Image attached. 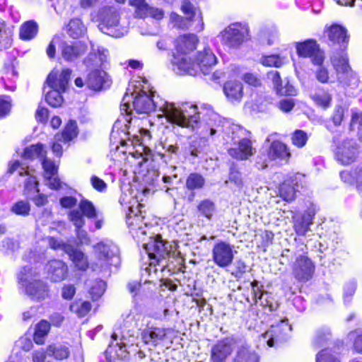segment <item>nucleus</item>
I'll use <instances>...</instances> for the list:
<instances>
[{"mask_svg": "<svg viewBox=\"0 0 362 362\" xmlns=\"http://www.w3.org/2000/svg\"><path fill=\"white\" fill-rule=\"evenodd\" d=\"M132 85L127 90L120 105L121 116L115 122L113 129L122 128V124H130L133 111L139 114H148L156 109L157 117L162 124L173 123L182 127L194 129L200 119L206 122V134L213 136L222 132L223 120L211 105L203 104L199 108L189 103H175L168 101L155 102L152 90L144 78Z\"/></svg>", "mask_w": 362, "mask_h": 362, "instance_id": "f257e3e1", "label": "nucleus"}, {"mask_svg": "<svg viewBox=\"0 0 362 362\" xmlns=\"http://www.w3.org/2000/svg\"><path fill=\"white\" fill-rule=\"evenodd\" d=\"M143 248L149 258L148 272L153 271L156 273L158 270L164 272L166 269L170 272L174 269V266H171L170 252L160 235L150 238L148 243L143 244Z\"/></svg>", "mask_w": 362, "mask_h": 362, "instance_id": "f03ea898", "label": "nucleus"}, {"mask_svg": "<svg viewBox=\"0 0 362 362\" xmlns=\"http://www.w3.org/2000/svg\"><path fill=\"white\" fill-rule=\"evenodd\" d=\"M71 71L69 69H63L62 71L53 70L48 75L44 87L45 100L52 107H59L63 98L62 93L64 92L70 78Z\"/></svg>", "mask_w": 362, "mask_h": 362, "instance_id": "7ed1b4c3", "label": "nucleus"}, {"mask_svg": "<svg viewBox=\"0 0 362 362\" xmlns=\"http://www.w3.org/2000/svg\"><path fill=\"white\" fill-rule=\"evenodd\" d=\"M38 277V272L30 266L23 267L17 276L19 288L33 299L42 300L48 298L49 288Z\"/></svg>", "mask_w": 362, "mask_h": 362, "instance_id": "20e7f679", "label": "nucleus"}, {"mask_svg": "<svg viewBox=\"0 0 362 362\" xmlns=\"http://www.w3.org/2000/svg\"><path fill=\"white\" fill-rule=\"evenodd\" d=\"M94 248L96 259L90 264L93 271L108 273L111 266L117 267L119 262V250L112 241H102L98 243Z\"/></svg>", "mask_w": 362, "mask_h": 362, "instance_id": "39448f33", "label": "nucleus"}, {"mask_svg": "<svg viewBox=\"0 0 362 362\" xmlns=\"http://www.w3.org/2000/svg\"><path fill=\"white\" fill-rule=\"evenodd\" d=\"M198 42L197 36L194 34L180 35L176 40V52L173 54L172 62L180 73L183 70H187L188 62L192 61V54L196 49Z\"/></svg>", "mask_w": 362, "mask_h": 362, "instance_id": "423d86ee", "label": "nucleus"}, {"mask_svg": "<svg viewBox=\"0 0 362 362\" xmlns=\"http://www.w3.org/2000/svg\"><path fill=\"white\" fill-rule=\"evenodd\" d=\"M331 63L334 69L337 81L343 88L355 87L358 85V79L356 74L351 70L349 59L344 49L337 52L331 57Z\"/></svg>", "mask_w": 362, "mask_h": 362, "instance_id": "0eeeda50", "label": "nucleus"}, {"mask_svg": "<svg viewBox=\"0 0 362 362\" xmlns=\"http://www.w3.org/2000/svg\"><path fill=\"white\" fill-rule=\"evenodd\" d=\"M181 10L186 16L185 20L176 13H173L170 17L173 21L176 22L178 27L192 28L196 32H201L204 30L202 14L198 8L194 7L188 1H184L181 6Z\"/></svg>", "mask_w": 362, "mask_h": 362, "instance_id": "6e6552de", "label": "nucleus"}, {"mask_svg": "<svg viewBox=\"0 0 362 362\" xmlns=\"http://www.w3.org/2000/svg\"><path fill=\"white\" fill-rule=\"evenodd\" d=\"M100 30L114 37H120L127 33L126 27L119 24V16L116 8L105 7L100 13Z\"/></svg>", "mask_w": 362, "mask_h": 362, "instance_id": "1a4fd4ad", "label": "nucleus"}, {"mask_svg": "<svg viewBox=\"0 0 362 362\" xmlns=\"http://www.w3.org/2000/svg\"><path fill=\"white\" fill-rule=\"evenodd\" d=\"M216 62L217 59L212 50L209 47H204L197 52L194 59L188 62L187 70H183L181 73L196 76L200 71L204 75H208Z\"/></svg>", "mask_w": 362, "mask_h": 362, "instance_id": "9d476101", "label": "nucleus"}, {"mask_svg": "<svg viewBox=\"0 0 362 362\" xmlns=\"http://www.w3.org/2000/svg\"><path fill=\"white\" fill-rule=\"evenodd\" d=\"M130 124H124L123 132L127 131L128 136L127 139H122L121 144L123 146H132L133 151H129L134 157H143L147 156L150 153V148L147 147L144 142L150 140V132L144 129H141L139 131V134H132L133 130H130Z\"/></svg>", "mask_w": 362, "mask_h": 362, "instance_id": "9b49d317", "label": "nucleus"}, {"mask_svg": "<svg viewBox=\"0 0 362 362\" xmlns=\"http://www.w3.org/2000/svg\"><path fill=\"white\" fill-rule=\"evenodd\" d=\"M221 42L230 48H237L249 37L247 26L240 23H233L220 33Z\"/></svg>", "mask_w": 362, "mask_h": 362, "instance_id": "f8f14e48", "label": "nucleus"}, {"mask_svg": "<svg viewBox=\"0 0 362 362\" xmlns=\"http://www.w3.org/2000/svg\"><path fill=\"white\" fill-rule=\"evenodd\" d=\"M236 252L233 245L228 242L221 240L213 247L212 259L219 267L226 268L231 265Z\"/></svg>", "mask_w": 362, "mask_h": 362, "instance_id": "ddd939ff", "label": "nucleus"}, {"mask_svg": "<svg viewBox=\"0 0 362 362\" xmlns=\"http://www.w3.org/2000/svg\"><path fill=\"white\" fill-rule=\"evenodd\" d=\"M291 329V325H288V320L284 318L276 325H272L262 337L267 345L272 347L286 341Z\"/></svg>", "mask_w": 362, "mask_h": 362, "instance_id": "4468645a", "label": "nucleus"}, {"mask_svg": "<svg viewBox=\"0 0 362 362\" xmlns=\"http://www.w3.org/2000/svg\"><path fill=\"white\" fill-rule=\"evenodd\" d=\"M143 207L144 206L140 203H137L135 207L133 205L129 206V212L127 216V224L134 238H139L140 235L146 234V224L143 223L142 220L144 218Z\"/></svg>", "mask_w": 362, "mask_h": 362, "instance_id": "2eb2a0df", "label": "nucleus"}, {"mask_svg": "<svg viewBox=\"0 0 362 362\" xmlns=\"http://www.w3.org/2000/svg\"><path fill=\"white\" fill-rule=\"evenodd\" d=\"M168 331L167 328L156 327L148 322L141 332V338L150 349H154L165 339Z\"/></svg>", "mask_w": 362, "mask_h": 362, "instance_id": "dca6fc26", "label": "nucleus"}, {"mask_svg": "<svg viewBox=\"0 0 362 362\" xmlns=\"http://www.w3.org/2000/svg\"><path fill=\"white\" fill-rule=\"evenodd\" d=\"M233 146L228 148V153L232 158L238 160H246L256 153L251 140L247 138L235 140L233 136Z\"/></svg>", "mask_w": 362, "mask_h": 362, "instance_id": "f3484780", "label": "nucleus"}, {"mask_svg": "<svg viewBox=\"0 0 362 362\" xmlns=\"http://www.w3.org/2000/svg\"><path fill=\"white\" fill-rule=\"evenodd\" d=\"M324 36L329 40L332 45H338L341 49L347 47L349 40L346 28L337 23L326 25Z\"/></svg>", "mask_w": 362, "mask_h": 362, "instance_id": "a211bd4d", "label": "nucleus"}, {"mask_svg": "<svg viewBox=\"0 0 362 362\" xmlns=\"http://www.w3.org/2000/svg\"><path fill=\"white\" fill-rule=\"evenodd\" d=\"M357 145L353 140H345L339 144L335 151L337 160L343 165L353 163L357 156Z\"/></svg>", "mask_w": 362, "mask_h": 362, "instance_id": "6ab92c4d", "label": "nucleus"}, {"mask_svg": "<svg viewBox=\"0 0 362 362\" xmlns=\"http://www.w3.org/2000/svg\"><path fill=\"white\" fill-rule=\"evenodd\" d=\"M315 271V265L310 258L304 255L298 256L293 264V274L299 281L309 280Z\"/></svg>", "mask_w": 362, "mask_h": 362, "instance_id": "aec40b11", "label": "nucleus"}, {"mask_svg": "<svg viewBox=\"0 0 362 362\" xmlns=\"http://www.w3.org/2000/svg\"><path fill=\"white\" fill-rule=\"evenodd\" d=\"M87 50L86 44L81 41L62 42L59 45L62 58L66 62H74Z\"/></svg>", "mask_w": 362, "mask_h": 362, "instance_id": "412c9836", "label": "nucleus"}, {"mask_svg": "<svg viewBox=\"0 0 362 362\" xmlns=\"http://www.w3.org/2000/svg\"><path fill=\"white\" fill-rule=\"evenodd\" d=\"M111 81L107 73L101 69L90 71L86 78V85L90 89L100 90L110 87Z\"/></svg>", "mask_w": 362, "mask_h": 362, "instance_id": "4be33fe9", "label": "nucleus"}, {"mask_svg": "<svg viewBox=\"0 0 362 362\" xmlns=\"http://www.w3.org/2000/svg\"><path fill=\"white\" fill-rule=\"evenodd\" d=\"M233 345L232 340L228 338L218 341L211 349V361L223 362L232 353Z\"/></svg>", "mask_w": 362, "mask_h": 362, "instance_id": "5701e85b", "label": "nucleus"}, {"mask_svg": "<svg viewBox=\"0 0 362 362\" xmlns=\"http://www.w3.org/2000/svg\"><path fill=\"white\" fill-rule=\"evenodd\" d=\"M267 79L272 82L276 93L282 95H295L296 94V90L294 86L287 79L283 81L277 71L268 72Z\"/></svg>", "mask_w": 362, "mask_h": 362, "instance_id": "b1692460", "label": "nucleus"}, {"mask_svg": "<svg viewBox=\"0 0 362 362\" xmlns=\"http://www.w3.org/2000/svg\"><path fill=\"white\" fill-rule=\"evenodd\" d=\"M69 219L76 227L77 238L81 244L88 245L90 243L87 233L81 228L85 225V219L78 210H71L69 211Z\"/></svg>", "mask_w": 362, "mask_h": 362, "instance_id": "393cba45", "label": "nucleus"}, {"mask_svg": "<svg viewBox=\"0 0 362 362\" xmlns=\"http://www.w3.org/2000/svg\"><path fill=\"white\" fill-rule=\"evenodd\" d=\"M108 51L102 47H98L97 50L92 49L91 52L85 59L84 63L90 69H98L105 66L107 61Z\"/></svg>", "mask_w": 362, "mask_h": 362, "instance_id": "a878e982", "label": "nucleus"}, {"mask_svg": "<svg viewBox=\"0 0 362 362\" xmlns=\"http://www.w3.org/2000/svg\"><path fill=\"white\" fill-rule=\"evenodd\" d=\"M47 273L52 281L59 282L63 281L67 275L68 267L66 264L60 260H52L47 264Z\"/></svg>", "mask_w": 362, "mask_h": 362, "instance_id": "bb28decb", "label": "nucleus"}, {"mask_svg": "<svg viewBox=\"0 0 362 362\" xmlns=\"http://www.w3.org/2000/svg\"><path fill=\"white\" fill-rule=\"evenodd\" d=\"M223 92L230 102H240L243 96V86L239 81L229 80L224 84Z\"/></svg>", "mask_w": 362, "mask_h": 362, "instance_id": "cd10ccee", "label": "nucleus"}, {"mask_svg": "<svg viewBox=\"0 0 362 362\" xmlns=\"http://www.w3.org/2000/svg\"><path fill=\"white\" fill-rule=\"evenodd\" d=\"M315 212V208L312 206L300 218L295 221L294 229L298 235H304L310 230Z\"/></svg>", "mask_w": 362, "mask_h": 362, "instance_id": "c85d7f7f", "label": "nucleus"}, {"mask_svg": "<svg viewBox=\"0 0 362 362\" xmlns=\"http://www.w3.org/2000/svg\"><path fill=\"white\" fill-rule=\"evenodd\" d=\"M1 74V81L5 87L10 90H14L16 88V81L18 78V73L14 63H6Z\"/></svg>", "mask_w": 362, "mask_h": 362, "instance_id": "c756f323", "label": "nucleus"}, {"mask_svg": "<svg viewBox=\"0 0 362 362\" xmlns=\"http://www.w3.org/2000/svg\"><path fill=\"white\" fill-rule=\"evenodd\" d=\"M66 254L74 264L75 267L79 270L85 271L88 267V262L86 255L73 246L67 249Z\"/></svg>", "mask_w": 362, "mask_h": 362, "instance_id": "7c9ffc66", "label": "nucleus"}, {"mask_svg": "<svg viewBox=\"0 0 362 362\" xmlns=\"http://www.w3.org/2000/svg\"><path fill=\"white\" fill-rule=\"evenodd\" d=\"M291 154L286 144L279 141H273L268 151V157L271 160L276 158L287 159Z\"/></svg>", "mask_w": 362, "mask_h": 362, "instance_id": "2f4dec72", "label": "nucleus"}, {"mask_svg": "<svg viewBox=\"0 0 362 362\" xmlns=\"http://www.w3.org/2000/svg\"><path fill=\"white\" fill-rule=\"evenodd\" d=\"M50 330V323L45 320H40L35 328L33 340L37 344H44L45 337L47 336Z\"/></svg>", "mask_w": 362, "mask_h": 362, "instance_id": "473e14b6", "label": "nucleus"}, {"mask_svg": "<svg viewBox=\"0 0 362 362\" xmlns=\"http://www.w3.org/2000/svg\"><path fill=\"white\" fill-rule=\"evenodd\" d=\"M78 135V129L76 122L71 120L65 127L63 132L60 134H57L54 136V139L57 141H63V143L66 144L74 139Z\"/></svg>", "mask_w": 362, "mask_h": 362, "instance_id": "72a5a7b5", "label": "nucleus"}, {"mask_svg": "<svg viewBox=\"0 0 362 362\" xmlns=\"http://www.w3.org/2000/svg\"><path fill=\"white\" fill-rule=\"evenodd\" d=\"M296 49L298 55L304 57H310L319 49V46L315 40H309L298 43Z\"/></svg>", "mask_w": 362, "mask_h": 362, "instance_id": "f704fd0d", "label": "nucleus"}, {"mask_svg": "<svg viewBox=\"0 0 362 362\" xmlns=\"http://www.w3.org/2000/svg\"><path fill=\"white\" fill-rule=\"evenodd\" d=\"M314 103L323 109H327L331 106L332 96L328 90L324 89L317 90L311 95Z\"/></svg>", "mask_w": 362, "mask_h": 362, "instance_id": "c9c22d12", "label": "nucleus"}, {"mask_svg": "<svg viewBox=\"0 0 362 362\" xmlns=\"http://www.w3.org/2000/svg\"><path fill=\"white\" fill-rule=\"evenodd\" d=\"M47 354L57 360H63L69 357L70 351L69 347L65 345L54 344L47 347Z\"/></svg>", "mask_w": 362, "mask_h": 362, "instance_id": "e433bc0d", "label": "nucleus"}, {"mask_svg": "<svg viewBox=\"0 0 362 362\" xmlns=\"http://www.w3.org/2000/svg\"><path fill=\"white\" fill-rule=\"evenodd\" d=\"M234 362H259V356L250 348L242 346L238 349Z\"/></svg>", "mask_w": 362, "mask_h": 362, "instance_id": "4c0bfd02", "label": "nucleus"}, {"mask_svg": "<svg viewBox=\"0 0 362 362\" xmlns=\"http://www.w3.org/2000/svg\"><path fill=\"white\" fill-rule=\"evenodd\" d=\"M46 151L41 144L31 145L24 150L23 157L25 159L34 160L39 158L42 160L46 156Z\"/></svg>", "mask_w": 362, "mask_h": 362, "instance_id": "58836bf2", "label": "nucleus"}, {"mask_svg": "<svg viewBox=\"0 0 362 362\" xmlns=\"http://www.w3.org/2000/svg\"><path fill=\"white\" fill-rule=\"evenodd\" d=\"M75 210H78L84 219L85 217L89 219L98 218V212L94 205L88 199H82L78 204V208Z\"/></svg>", "mask_w": 362, "mask_h": 362, "instance_id": "ea45409f", "label": "nucleus"}, {"mask_svg": "<svg viewBox=\"0 0 362 362\" xmlns=\"http://www.w3.org/2000/svg\"><path fill=\"white\" fill-rule=\"evenodd\" d=\"M38 26L34 21L24 23L20 28V37L23 40L33 39L37 33Z\"/></svg>", "mask_w": 362, "mask_h": 362, "instance_id": "a19ab883", "label": "nucleus"}, {"mask_svg": "<svg viewBox=\"0 0 362 362\" xmlns=\"http://www.w3.org/2000/svg\"><path fill=\"white\" fill-rule=\"evenodd\" d=\"M86 30V27L78 18L71 20L68 25V34L73 38H78L83 36Z\"/></svg>", "mask_w": 362, "mask_h": 362, "instance_id": "79ce46f5", "label": "nucleus"}, {"mask_svg": "<svg viewBox=\"0 0 362 362\" xmlns=\"http://www.w3.org/2000/svg\"><path fill=\"white\" fill-rule=\"evenodd\" d=\"M253 297L255 303H257V300L260 301V304L264 307H269L272 310V303L267 299L268 293L266 292H262L260 289L258 288V282L257 281H254L251 283Z\"/></svg>", "mask_w": 362, "mask_h": 362, "instance_id": "37998d69", "label": "nucleus"}, {"mask_svg": "<svg viewBox=\"0 0 362 362\" xmlns=\"http://www.w3.org/2000/svg\"><path fill=\"white\" fill-rule=\"evenodd\" d=\"M198 212L201 216L211 219L216 211V206L213 202L209 199L202 201L197 206Z\"/></svg>", "mask_w": 362, "mask_h": 362, "instance_id": "c03bdc74", "label": "nucleus"}, {"mask_svg": "<svg viewBox=\"0 0 362 362\" xmlns=\"http://www.w3.org/2000/svg\"><path fill=\"white\" fill-rule=\"evenodd\" d=\"M279 196L286 202H291L295 199L296 189L289 181L282 183L279 189Z\"/></svg>", "mask_w": 362, "mask_h": 362, "instance_id": "a18cd8bd", "label": "nucleus"}, {"mask_svg": "<svg viewBox=\"0 0 362 362\" xmlns=\"http://www.w3.org/2000/svg\"><path fill=\"white\" fill-rule=\"evenodd\" d=\"M205 183L204 178L198 173H191L186 180V187L189 190L199 189Z\"/></svg>", "mask_w": 362, "mask_h": 362, "instance_id": "49530a36", "label": "nucleus"}, {"mask_svg": "<svg viewBox=\"0 0 362 362\" xmlns=\"http://www.w3.org/2000/svg\"><path fill=\"white\" fill-rule=\"evenodd\" d=\"M90 309L91 305L88 301H76L70 305V310L80 317L86 316Z\"/></svg>", "mask_w": 362, "mask_h": 362, "instance_id": "de8ad7c7", "label": "nucleus"}, {"mask_svg": "<svg viewBox=\"0 0 362 362\" xmlns=\"http://www.w3.org/2000/svg\"><path fill=\"white\" fill-rule=\"evenodd\" d=\"M11 43V31L6 28L4 23L0 22V50L9 47Z\"/></svg>", "mask_w": 362, "mask_h": 362, "instance_id": "09e8293b", "label": "nucleus"}, {"mask_svg": "<svg viewBox=\"0 0 362 362\" xmlns=\"http://www.w3.org/2000/svg\"><path fill=\"white\" fill-rule=\"evenodd\" d=\"M259 37L263 43L272 45L278 38V32L274 28H266L260 30Z\"/></svg>", "mask_w": 362, "mask_h": 362, "instance_id": "8fccbe9b", "label": "nucleus"}, {"mask_svg": "<svg viewBox=\"0 0 362 362\" xmlns=\"http://www.w3.org/2000/svg\"><path fill=\"white\" fill-rule=\"evenodd\" d=\"M331 337V332L329 328H322L319 329L315 334L313 339V344L316 347H320L329 340Z\"/></svg>", "mask_w": 362, "mask_h": 362, "instance_id": "3c124183", "label": "nucleus"}, {"mask_svg": "<svg viewBox=\"0 0 362 362\" xmlns=\"http://www.w3.org/2000/svg\"><path fill=\"white\" fill-rule=\"evenodd\" d=\"M285 58L278 54L264 56L261 59V63L266 66L279 67L285 63Z\"/></svg>", "mask_w": 362, "mask_h": 362, "instance_id": "603ef678", "label": "nucleus"}, {"mask_svg": "<svg viewBox=\"0 0 362 362\" xmlns=\"http://www.w3.org/2000/svg\"><path fill=\"white\" fill-rule=\"evenodd\" d=\"M44 170V177H50L57 175L58 166L52 160L44 157L41 160Z\"/></svg>", "mask_w": 362, "mask_h": 362, "instance_id": "864d4df0", "label": "nucleus"}, {"mask_svg": "<svg viewBox=\"0 0 362 362\" xmlns=\"http://www.w3.org/2000/svg\"><path fill=\"white\" fill-rule=\"evenodd\" d=\"M123 346H119L118 344L115 346L112 345L105 351V355L107 362H111V358H115V356L119 358H124L127 357L126 350H123Z\"/></svg>", "mask_w": 362, "mask_h": 362, "instance_id": "5fc2aeb1", "label": "nucleus"}, {"mask_svg": "<svg viewBox=\"0 0 362 362\" xmlns=\"http://www.w3.org/2000/svg\"><path fill=\"white\" fill-rule=\"evenodd\" d=\"M30 211V204L28 201H18L11 207V211L16 215L26 216Z\"/></svg>", "mask_w": 362, "mask_h": 362, "instance_id": "6e6d98bb", "label": "nucleus"}, {"mask_svg": "<svg viewBox=\"0 0 362 362\" xmlns=\"http://www.w3.org/2000/svg\"><path fill=\"white\" fill-rule=\"evenodd\" d=\"M316 362H341L339 356L329 349H324L316 355Z\"/></svg>", "mask_w": 362, "mask_h": 362, "instance_id": "4d7b16f0", "label": "nucleus"}, {"mask_svg": "<svg viewBox=\"0 0 362 362\" xmlns=\"http://www.w3.org/2000/svg\"><path fill=\"white\" fill-rule=\"evenodd\" d=\"M315 77L322 83H334L335 80L329 76L328 69L325 66H317L315 70Z\"/></svg>", "mask_w": 362, "mask_h": 362, "instance_id": "13d9d810", "label": "nucleus"}, {"mask_svg": "<svg viewBox=\"0 0 362 362\" xmlns=\"http://www.w3.org/2000/svg\"><path fill=\"white\" fill-rule=\"evenodd\" d=\"M106 283L103 280H97L90 288V295L93 300L98 299L104 293Z\"/></svg>", "mask_w": 362, "mask_h": 362, "instance_id": "bf43d9fd", "label": "nucleus"}, {"mask_svg": "<svg viewBox=\"0 0 362 362\" xmlns=\"http://www.w3.org/2000/svg\"><path fill=\"white\" fill-rule=\"evenodd\" d=\"M308 139V134L303 130H296L291 136L292 144L298 148L303 147Z\"/></svg>", "mask_w": 362, "mask_h": 362, "instance_id": "052dcab7", "label": "nucleus"}, {"mask_svg": "<svg viewBox=\"0 0 362 362\" xmlns=\"http://www.w3.org/2000/svg\"><path fill=\"white\" fill-rule=\"evenodd\" d=\"M129 4L135 8V15L137 17L145 18V11H147L146 8L148 6L146 3V0H129Z\"/></svg>", "mask_w": 362, "mask_h": 362, "instance_id": "680f3d73", "label": "nucleus"}, {"mask_svg": "<svg viewBox=\"0 0 362 362\" xmlns=\"http://www.w3.org/2000/svg\"><path fill=\"white\" fill-rule=\"evenodd\" d=\"M229 180L233 182L234 185L241 189L244 186V181L243 180L241 173L234 168L230 169Z\"/></svg>", "mask_w": 362, "mask_h": 362, "instance_id": "e2e57ef3", "label": "nucleus"}, {"mask_svg": "<svg viewBox=\"0 0 362 362\" xmlns=\"http://www.w3.org/2000/svg\"><path fill=\"white\" fill-rule=\"evenodd\" d=\"M48 243L51 248L54 250H61L64 251L66 253L67 252V249L71 247V245H67L62 240L52 237L49 238Z\"/></svg>", "mask_w": 362, "mask_h": 362, "instance_id": "0e129e2a", "label": "nucleus"}, {"mask_svg": "<svg viewBox=\"0 0 362 362\" xmlns=\"http://www.w3.org/2000/svg\"><path fill=\"white\" fill-rule=\"evenodd\" d=\"M38 182L35 177L29 176L25 182V190L29 192H39V189H37ZM29 195V194H28Z\"/></svg>", "mask_w": 362, "mask_h": 362, "instance_id": "69168bd1", "label": "nucleus"}, {"mask_svg": "<svg viewBox=\"0 0 362 362\" xmlns=\"http://www.w3.org/2000/svg\"><path fill=\"white\" fill-rule=\"evenodd\" d=\"M147 11H145V18L147 16L152 17L156 20H160L163 18L164 12L162 9L151 7L148 6Z\"/></svg>", "mask_w": 362, "mask_h": 362, "instance_id": "338daca9", "label": "nucleus"}, {"mask_svg": "<svg viewBox=\"0 0 362 362\" xmlns=\"http://www.w3.org/2000/svg\"><path fill=\"white\" fill-rule=\"evenodd\" d=\"M344 108L341 106L338 105L335 107L332 116V120L335 126L341 124L344 117Z\"/></svg>", "mask_w": 362, "mask_h": 362, "instance_id": "774afa93", "label": "nucleus"}]
</instances>
